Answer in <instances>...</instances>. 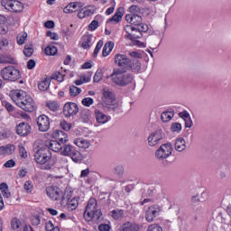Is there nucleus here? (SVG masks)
<instances>
[{
	"label": "nucleus",
	"instance_id": "nucleus-7",
	"mask_svg": "<svg viewBox=\"0 0 231 231\" xmlns=\"http://www.w3.org/2000/svg\"><path fill=\"white\" fill-rule=\"evenodd\" d=\"M1 5L5 10L14 14H21L24 10V5L17 0H2Z\"/></svg>",
	"mask_w": 231,
	"mask_h": 231
},
{
	"label": "nucleus",
	"instance_id": "nucleus-50",
	"mask_svg": "<svg viewBox=\"0 0 231 231\" xmlns=\"http://www.w3.org/2000/svg\"><path fill=\"white\" fill-rule=\"evenodd\" d=\"M129 11L131 13V15H138V14L142 12L138 5H131L129 7Z\"/></svg>",
	"mask_w": 231,
	"mask_h": 231
},
{
	"label": "nucleus",
	"instance_id": "nucleus-46",
	"mask_svg": "<svg viewBox=\"0 0 231 231\" xmlns=\"http://www.w3.org/2000/svg\"><path fill=\"white\" fill-rule=\"evenodd\" d=\"M25 57H31L33 55V45H25L23 50Z\"/></svg>",
	"mask_w": 231,
	"mask_h": 231
},
{
	"label": "nucleus",
	"instance_id": "nucleus-31",
	"mask_svg": "<svg viewBox=\"0 0 231 231\" xmlns=\"http://www.w3.org/2000/svg\"><path fill=\"white\" fill-rule=\"evenodd\" d=\"M0 64H14V58L8 54H0Z\"/></svg>",
	"mask_w": 231,
	"mask_h": 231
},
{
	"label": "nucleus",
	"instance_id": "nucleus-45",
	"mask_svg": "<svg viewBox=\"0 0 231 231\" xmlns=\"http://www.w3.org/2000/svg\"><path fill=\"white\" fill-rule=\"evenodd\" d=\"M80 93H82V89H80V88H78L76 86H71L69 88L70 97H78V95H80Z\"/></svg>",
	"mask_w": 231,
	"mask_h": 231
},
{
	"label": "nucleus",
	"instance_id": "nucleus-57",
	"mask_svg": "<svg viewBox=\"0 0 231 231\" xmlns=\"http://www.w3.org/2000/svg\"><path fill=\"white\" fill-rule=\"evenodd\" d=\"M47 37H51L52 41H59V34L51 31L47 32Z\"/></svg>",
	"mask_w": 231,
	"mask_h": 231
},
{
	"label": "nucleus",
	"instance_id": "nucleus-55",
	"mask_svg": "<svg viewBox=\"0 0 231 231\" xmlns=\"http://www.w3.org/2000/svg\"><path fill=\"white\" fill-rule=\"evenodd\" d=\"M102 46H104V42L100 40L99 42H97V46L94 50V57H97V55H98V51H100Z\"/></svg>",
	"mask_w": 231,
	"mask_h": 231
},
{
	"label": "nucleus",
	"instance_id": "nucleus-48",
	"mask_svg": "<svg viewBox=\"0 0 231 231\" xmlns=\"http://www.w3.org/2000/svg\"><path fill=\"white\" fill-rule=\"evenodd\" d=\"M104 77V73L102 72V69H98L94 75V82H100Z\"/></svg>",
	"mask_w": 231,
	"mask_h": 231
},
{
	"label": "nucleus",
	"instance_id": "nucleus-20",
	"mask_svg": "<svg viewBox=\"0 0 231 231\" xmlns=\"http://www.w3.org/2000/svg\"><path fill=\"white\" fill-rule=\"evenodd\" d=\"M46 146L54 152H61L64 144L60 143L59 141H49L47 142Z\"/></svg>",
	"mask_w": 231,
	"mask_h": 231
},
{
	"label": "nucleus",
	"instance_id": "nucleus-29",
	"mask_svg": "<svg viewBox=\"0 0 231 231\" xmlns=\"http://www.w3.org/2000/svg\"><path fill=\"white\" fill-rule=\"evenodd\" d=\"M80 120L83 121L84 124H89L91 122V111L83 110L81 112Z\"/></svg>",
	"mask_w": 231,
	"mask_h": 231
},
{
	"label": "nucleus",
	"instance_id": "nucleus-41",
	"mask_svg": "<svg viewBox=\"0 0 231 231\" xmlns=\"http://www.w3.org/2000/svg\"><path fill=\"white\" fill-rule=\"evenodd\" d=\"M124 166L123 165H116L114 168V174H116V176H117V178H122L124 176Z\"/></svg>",
	"mask_w": 231,
	"mask_h": 231
},
{
	"label": "nucleus",
	"instance_id": "nucleus-34",
	"mask_svg": "<svg viewBox=\"0 0 231 231\" xmlns=\"http://www.w3.org/2000/svg\"><path fill=\"white\" fill-rule=\"evenodd\" d=\"M78 5L75 2L69 4L64 9V14H73V12H77Z\"/></svg>",
	"mask_w": 231,
	"mask_h": 231
},
{
	"label": "nucleus",
	"instance_id": "nucleus-62",
	"mask_svg": "<svg viewBox=\"0 0 231 231\" xmlns=\"http://www.w3.org/2000/svg\"><path fill=\"white\" fill-rule=\"evenodd\" d=\"M98 230L99 231H110L111 230V226L107 224H100L98 226Z\"/></svg>",
	"mask_w": 231,
	"mask_h": 231
},
{
	"label": "nucleus",
	"instance_id": "nucleus-18",
	"mask_svg": "<svg viewBox=\"0 0 231 231\" xmlns=\"http://www.w3.org/2000/svg\"><path fill=\"white\" fill-rule=\"evenodd\" d=\"M125 21L134 26H140L143 23L142 16L138 14H126Z\"/></svg>",
	"mask_w": 231,
	"mask_h": 231
},
{
	"label": "nucleus",
	"instance_id": "nucleus-51",
	"mask_svg": "<svg viewBox=\"0 0 231 231\" xmlns=\"http://www.w3.org/2000/svg\"><path fill=\"white\" fill-rule=\"evenodd\" d=\"M171 133H180L181 131V124L180 123H173L171 126Z\"/></svg>",
	"mask_w": 231,
	"mask_h": 231
},
{
	"label": "nucleus",
	"instance_id": "nucleus-40",
	"mask_svg": "<svg viewBox=\"0 0 231 231\" xmlns=\"http://www.w3.org/2000/svg\"><path fill=\"white\" fill-rule=\"evenodd\" d=\"M21 220L13 218L11 221V227L14 231H21Z\"/></svg>",
	"mask_w": 231,
	"mask_h": 231
},
{
	"label": "nucleus",
	"instance_id": "nucleus-6",
	"mask_svg": "<svg viewBox=\"0 0 231 231\" xmlns=\"http://www.w3.org/2000/svg\"><path fill=\"white\" fill-rule=\"evenodd\" d=\"M1 78L6 82H16L21 79V71L15 67L9 65L0 71Z\"/></svg>",
	"mask_w": 231,
	"mask_h": 231
},
{
	"label": "nucleus",
	"instance_id": "nucleus-27",
	"mask_svg": "<svg viewBox=\"0 0 231 231\" xmlns=\"http://www.w3.org/2000/svg\"><path fill=\"white\" fill-rule=\"evenodd\" d=\"M113 48H115V43L113 42H106L102 51L103 57H107L113 51Z\"/></svg>",
	"mask_w": 231,
	"mask_h": 231
},
{
	"label": "nucleus",
	"instance_id": "nucleus-10",
	"mask_svg": "<svg viewBox=\"0 0 231 231\" xmlns=\"http://www.w3.org/2000/svg\"><path fill=\"white\" fill-rule=\"evenodd\" d=\"M125 31L126 32L125 39L130 41H134L136 39H142V32L138 27L133 25H125Z\"/></svg>",
	"mask_w": 231,
	"mask_h": 231
},
{
	"label": "nucleus",
	"instance_id": "nucleus-19",
	"mask_svg": "<svg viewBox=\"0 0 231 231\" xmlns=\"http://www.w3.org/2000/svg\"><path fill=\"white\" fill-rule=\"evenodd\" d=\"M81 48L84 50H89L91 46H93V35L91 34H85L81 38Z\"/></svg>",
	"mask_w": 231,
	"mask_h": 231
},
{
	"label": "nucleus",
	"instance_id": "nucleus-23",
	"mask_svg": "<svg viewBox=\"0 0 231 231\" xmlns=\"http://www.w3.org/2000/svg\"><path fill=\"white\" fill-rule=\"evenodd\" d=\"M74 144L80 149H89L91 147V141L84 138H77L74 140Z\"/></svg>",
	"mask_w": 231,
	"mask_h": 231
},
{
	"label": "nucleus",
	"instance_id": "nucleus-63",
	"mask_svg": "<svg viewBox=\"0 0 231 231\" xmlns=\"http://www.w3.org/2000/svg\"><path fill=\"white\" fill-rule=\"evenodd\" d=\"M31 221L34 226H37L41 225V217H32L31 218Z\"/></svg>",
	"mask_w": 231,
	"mask_h": 231
},
{
	"label": "nucleus",
	"instance_id": "nucleus-25",
	"mask_svg": "<svg viewBox=\"0 0 231 231\" xmlns=\"http://www.w3.org/2000/svg\"><path fill=\"white\" fill-rule=\"evenodd\" d=\"M15 152V145L6 144L5 146H0V154L2 155H10Z\"/></svg>",
	"mask_w": 231,
	"mask_h": 231
},
{
	"label": "nucleus",
	"instance_id": "nucleus-36",
	"mask_svg": "<svg viewBox=\"0 0 231 231\" xmlns=\"http://www.w3.org/2000/svg\"><path fill=\"white\" fill-rule=\"evenodd\" d=\"M49 88H50L49 79H43L38 84V89H40V91H48Z\"/></svg>",
	"mask_w": 231,
	"mask_h": 231
},
{
	"label": "nucleus",
	"instance_id": "nucleus-15",
	"mask_svg": "<svg viewBox=\"0 0 231 231\" xmlns=\"http://www.w3.org/2000/svg\"><path fill=\"white\" fill-rule=\"evenodd\" d=\"M37 125L39 127V131L42 133H46V131H49L50 129V117L42 115L37 118Z\"/></svg>",
	"mask_w": 231,
	"mask_h": 231
},
{
	"label": "nucleus",
	"instance_id": "nucleus-32",
	"mask_svg": "<svg viewBox=\"0 0 231 231\" xmlns=\"http://www.w3.org/2000/svg\"><path fill=\"white\" fill-rule=\"evenodd\" d=\"M75 147H73L71 144H63V148L61 150V154L63 156H70L73 152Z\"/></svg>",
	"mask_w": 231,
	"mask_h": 231
},
{
	"label": "nucleus",
	"instance_id": "nucleus-28",
	"mask_svg": "<svg viewBox=\"0 0 231 231\" xmlns=\"http://www.w3.org/2000/svg\"><path fill=\"white\" fill-rule=\"evenodd\" d=\"M124 15V8L120 7L117 9L116 14L113 15L112 18L109 19L110 22H115V23H120L122 21V17Z\"/></svg>",
	"mask_w": 231,
	"mask_h": 231
},
{
	"label": "nucleus",
	"instance_id": "nucleus-3",
	"mask_svg": "<svg viewBox=\"0 0 231 231\" xmlns=\"http://www.w3.org/2000/svg\"><path fill=\"white\" fill-rule=\"evenodd\" d=\"M101 106L104 111L107 113H115L120 111V104L116 102V97L113 91L108 89H104L101 97Z\"/></svg>",
	"mask_w": 231,
	"mask_h": 231
},
{
	"label": "nucleus",
	"instance_id": "nucleus-64",
	"mask_svg": "<svg viewBox=\"0 0 231 231\" xmlns=\"http://www.w3.org/2000/svg\"><path fill=\"white\" fill-rule=\"evenodd\" d=\"M55 226H53V222L48 221L45 225V230L46 231H52Z\"/></svg>",
	"mask_w": 231,
	"mask_h": 231
},
{
	"label": "nucleus",
	"instance_id": "nucleus-58",
	"mask_svg": "<svg viewBox=\"0 0 231 231\" xmlns=\"http://www.w3.org/2000/svg\"><path fill=\"white\" fill-rule=\"evenodd\" d=\"M8 33V26L0 23V35H6Z\"/></svg>",
	"mask_w": 231,
	"mask_h": 231
},
{
	"label": "nucleus",
	"instance_id": "nucleus-43",
	"mask_svg": "<svg viewBox=\"0 0 231 231\" xmlns=\"http://www.w3.org/2000/svg\"><path fill=\"white\" fill-rule=\"evenodd\" d=\"M26 39H28V33L21 32L17 35L16 41L18 44L23 45L26 42Z\"/></svg>",
	"mask_w": 231,
	"mask_h": 231
},
{
	"label": "nucleus",
	"instance_id": "nucleus-54",
	"mask_svg": "<svg viewBox=\"0 0 231 231\" xmlns=\"http://www.w3.org/2000/svg\"><path fill=\"white\" fill-rule=\"evenodd\" d=\"M61 129H63V131H69L71 129V124L66 122V121H61L60 124Z\"/></svg>",
	"mask_w": 231,
	"mask_h": 231
},
{
	"label": "nucleus",
	"instance_id": "nucleus-22",
	"mask_svg": "<svg viewBox=\"0 0 231 231\" xmlns=\"http://www.w3.org/2000/svg\"><path fill=\"white\" fill-rule=\"evenodd\" d=\"M54 138L62 145L68 142V134L61 130H56L54 132Z\"/></svg>",
	"mask_w": 231,
	"mask_h": 231
},
{
	"label": "nucleus",
	"instance_id": "nucleus-11",
	"mask_svg": "<svg viewBox=\"0 0 231 231\" xmlns=\"http://www.w3.org/2000/svg\"><path fill=\"white\" fill-rule=\"evenodd\" d=\"M160 212H162V208L158 205H153L148 208L145 214V219L148 223H152L154 221V217L160 216Z\"/></svg>",
	"mask_w": 231,
	"mask_h": 231
},
{
	"label": "nucleus",
	"instance_id": "nucleus-26",
	"mask_svg": "<svg viewBox=\"0 0 231 231\" xmlns=\"http://www.w3.org/2000/svg\"><path fill=\"white\" fill-rule=\"evenodd\" d=\"M127 69H132L134 73H138L142 69V63L138 60H134L133 62L130 61Z\"/></svg>",
	"mask_w": 231,
	"mask_h": 231
},
{
	"label": "nucleus",
	"instance_id": "nucleus-24",
	"mask_svg": "<svg viewBox=\"0 0 231 231\" xmlns=\"http://www.w3.org/2000/svg\"><path fill=\"white\" fill-rule=\"evenodd\" d=\"M175 151H178V152H183L187 149V141L183 139L182 137H180L176 139L175 141Z\"/></svg>",
	"mask_w": 231,
	"mask_h": 231
},
{
	"label": "nucleus",
	"instance_id": "nucleus-60",
	"mask_svg": "<svg viewBox=\"0 0 231 231\" xmlns=\"http://www.w3.org/2000/svg\"><path fill=\"white\" fill-rule=\"evenodd\" d=\"M137 28L139 29L140 32H143L145 33L146 32L149 31V26H147V24H144L142 23V24L137 25Z\"/></svg>",
	"mask_w": 231,
	"mask_h": 231
},
{
	"label": "nucleus",
	"instance_id": "nucleus-16",
	"mask_svg": "<svg viewBox=\"0 0 231 231\" xmlns=\"http://www.w3.org/2000/svg\"><path fill=\"white\" fill-rule=\"evenodd\" d=\"M16 133L20 136H28L32 133L30 124L22 122L16 126Z\"/></svg>",
	"mask_w": 231,
	"mask_h": 231
},
{
	"label": "nucleus",
	"instance_id": "nucleus-13",
	"mask_svg": "<svg viewBox=\"0 0 231 231\" xmlns=\"http://www.w3.org/2000/svg\"><path fill=\"white\" fill-rule=\"evenodd\" d=\"M163 140V134L162 131L152 132L147 138L148 145L150 147H155L160 142Z\"/></svg>",
	"mask_w": 231,
	"mask_h": 231
},
{
	"label": "nucleus",
	"instance_id": "nucleus-49",
	"mask_svg": "<svg viewBox=\"0 0 231 231\" xmlns=\"http://www.w3.org/2000/svg\"><path fill=\"white\" fill-rule=\"evenodd\" d=\"M46 55H57V47L55 46H47L45 48Z\"/></svg>",
	"mask_w": 231,
	"mask_h": 231
},
{
	"label": "nucleus",
	"instance_id": "nucleus-9",
	"mask_svg": "<svg viewBox=\"0 0 231 231\" xmlns=\"http://www.w3.org/2000/svg\"><path fill=\"white\" fill-rule=\"evenodd\" d=\"M46 194L52 201H60V199H64V193L56 186L47 187Z\"/></svg>",
	"mask_w": 231,
	"mask_h": 231
},
{
	"label": "nucleus",
	"instance_id": "nucleus-5",
	"mask_svg": "<svg viewBox=\"0 0 231 231\" xmlns=\"http://www.w3.org/2000/svg\"><path fill=\"white\" fill-rule=\"evenodd\" d=\"M100 217H102V210L98 207V201L95 198L89 199L84 212V218L86 221H92V219L98 221Z\"/></svg>",
	"mask_w": 231,
	"mask_h": 231
},
{
	"label": "nucleus",
	"instance_id": "nucleus-38",
	"mask_svg": "<svg viewBox=\"0 0 231 231\" xmlns=\"http://www.w3.org/2000/svg\"><path fill=\"white\" fill-rule=\"evenodd\" d=\"M0 190L4 198H10L11 194H10V191L8 190V184H6L5 182H2L0 184Z\"/></svg>",
	"mask_w": 231,
	"mask_h": 231
},
{
	"label": "nucleus",
	"instance_id": "nucleus-61",
	"mask_svg": "<svg viewBox=\"0 0 231 231\" xmlns=\"http://www.w3.org/2000/svg\"><path fill=\"white\" fill-rule=\"evenodd\" d=\"M33 189V185H32V182H30L29 180L25 181L24 183V190H26V192H32Z\"/></svg>",
	"mask_w": 231,
	"mask_h": 231
},
{
	"label": "nucleus",
	"instance_id": "nucleus-12",
	"mask_svg": "<svg viewBox=\"0 0 231 231\" xmlns=\"http://www.w3.org/2000/svg\"><path fill=\"white\" fill-rule=\"evenodd\" d=\"M79 113V106L76 103H66L63 106V115L66 118L75 116Z\"/></svg>",
	"mask_w": 231,
	"mask_h": 231
},
{
	"label": "nucleus",
	"instance_id": "nucleus-39",
	"mask_svg": "<svg viewBox=\"0 0 231 231\" xmlns=\"http://www.w3.org/2000/svg\"><path fill=\"white\" fill-rule=\"evenodd\" d=\"M89 15H93L91 9L84 8L80 12L78 13L79 19H84L85 17H89Z\"/></svg>",
	"mask_w": 231,
	"mask_h": 231
},
{
	"label": "nucleus",
	"instance_id": "nucleus-21",
	"mask_svg": "<svg viewBox=\"0 0 231 231\" xmlns=\"http://www.w3.org/2000/svg\"><path fill=\"white\" fill-rule=\"evenodd\" d=\"M96 120L97 124H107L111 120L110 116H107L106 114L102 113L100 110H95Z\"/></svg>",
	"mask_w": 231,
	"mask_h": 231
},
{
	"label": "nucleus",
	"instance_id": "nucleus-8",
	"mask_svg": "<svg viewBox=\"0 0 231 231\" xmlns=\"http://www.w3.org/2000/svg\"><path fill=\"white\" fill-rule=\"evenodd\" d=\"M172 144L171 143H164L155 152V158L157 160H167L172 154Z\"/></svg>",
	"mask_w": 231,
	"mask_h": 231
},
{
	"label": "nucleus",
	"instance_id": "nucleus-30",
	"mask_svg": "<svg viewBox=\"0 0 231 231\" xmlns=\"http://www.w3.org/2000/svg\"><path fill=\"white\" fill-rule=\"evenodd\" d=\"M173 117H174L173 111H165L161 115V120H162V122L164 123L171 122V120H172Z\"/></svg>",
	"mask_w": 231,
	"mask_h": 231
},
{
	"label": "nucleus",
	"instance_id": "nucleus-14",
	"mask_svg": "<svg viewBox=\"0 0 231 231\" xmlns=\"http://www.w3.org/2000/svg\"><path fill=\"white\" fill-rule=\"evenodd\" d=\"M131 60L124 54H116L115 56V63L122 69H128Z\"/></svg>",
	"mask_w": 231,
	"mask_h": 231
},
{
	"label": "nucleus",
	"instance_id": "nucleus-59",
	"mask_svg": "<svg viewBox=\"0 0 231 231\" xmlns=\"http://www.w3.org/2000/svg\"><path fill=\"white\" fill-rule=\"evenodd\" d=\"M88 28L92 31L95 32L97 28H98V21L93 20L90 24L88 25Z\"/></svg>",
	"mask_w": 231,
	"mask_h": 231
},
{
	"label": "nucleus",
	"instance_id": "nucleus-52",
	"mask_svg": "<svg viewBox=\"0 0 231 231\" xmlns=\"http://www.w3.org/2000/svg\"><path fill=\"white\" fill-rule=\"evenodd\" d=\"M93 98L92 97H85L82 99V104L83 106H86V107H89L91 106H93Z\"/></svg>",
	"mask_w": 231,
	"mask_h": 231
},
{
	"label": "nucleus",
	"instance_id": "nucleus-37",
	"mask_svg": "<svg viewBox=\"0 0 231 231\" xmlns=\"http://www.w3.org/2000/svg\"><path fill=\"white\" fill-rule=\"evenodd\" d=\"M79 207V198H73L68 203V209L70 211L76 210Z\"/></svg>",
	"mask_w": 231,
	"mask_h": 231
},
{
	"label": "nucleus",
	"instance_id": "nucleus-47",
	"mask_svg": "<svg viewBox=\"0 0 231 231\" xmlns=\"http://www.w3.org/2000/svg\"><path fill=\"white\" fill-rule=\"evenodd\" d=\"M19 148V153L21 158L26 159L28 158V152H26V148H24V145H23V143H20L18 145Z\"/></svg>",
	"mask_w": 231,
	"mask_h": 231
},
{
	"label": "nucleus",
	"instance_id": "nucleus-56",
	"mask_svg": "<svg viewBox=\"0 0 231 231\" xmlns=\"http://www.w3.org/2000/svg\"><path fill=\"white\" fill-rule=\"evenodd\" d=\"M184 123H185V127L188 129H190V127H192V125H194V123L192 122V118L190 117V116L184 119Z\"/></svg>",
	"mask_w": 231,
	"mask_h": 231
},
{
	"label": "nucleus",
	"instance_id": "nucleus-44",
	"mask_svg": "<svg viewBox=\"0 0 231 231\" xmlns=\"http://www.w3.org/2000/svg\"><path fill=\"white\" fill-rule=\"evenodd\" d=\"M65 75L60 73V71H56L51 75L52 80H57L58 82H64Z\"/></svg>",
	"mask_w": 231,
	"mask_h": 231
},
{
	"label": "nucleus",
	"instance_id": "nucleus-4",
	"mask_svg": "<svg viewBox=\"0 0 231 231\" xmlns=\"http://www.w3.org/2000/svg\"><path fill=\"white\" fill-rule=\"evenodd\" d=\"M110 79L113 84H116V86H118L119 88L129 86L134 79L133 74L120 69H114L113 73L110 75Z\"/></svg>",
	"mask_w": 231,
	"mask_h": 231
},
{
	"label": "nucleus",
	"instance_id": "nucleus-2",
	"mask_svg": "<svg viewBox=\"0 0 231 231\" xmlns=\"http://www.w3.org/2000/svg\"><path fill=\"white\" fill-rule=\"evenodd\" d=\"M34 162L41 165L42 171H50L55 165V160L46 147L34 148Z\"/></svg>",
	"mask_w": 231,
	"mask_h": 231
},
{
	"label": "nucleus",
	"instance_id": "nucleus-17",
	"mask_svg": "<svg viewBox=\"0 0 231 231\" xmlns=\"http://www.w3.org/2000/svg\"><path fill=\"white\" fill-rule=\"evenodd\" d=\"M117 231H140V224L127 221L121 225Z\"/></svg>",
	"mask_w": 231,
	"mask_h": 231
},
{
	"label": "nucleus",
	"instance_id": "nucleus-35",
	"mask_svg": "<svg viewBox=\"0 0 231 231\" xmlns=\"http://www.w3.org/2000/svg\"><path fill=\"white\" fill-rule=\"evenodd\" d=\"M110 216L113 219H122L124 217V209H114L110 212Z\"/></svg>",
	"mask_w": 231,
	"mask_h": 231
},
{
	"label": "nucleus",
	"instance_id": "nucleus-42",
	"mask_svg": "<svg viewBox=\"0 0 231 231\" xmlns=\"http://www.w3.org/2000/svg\"><path fill=\"white\" fill-rule=\"evenodd\" d=\"M47 107L50 111L55 112L59 111V107H60V106L56 101H49L47 102Z\"/></svg>",
	"mask_w": 231,
	"mask_h": 231
},
{
	"label": "nucleus",
	"instance_id": "nucleus-53",
	"mask_svg": "<svg viewBox=\"0 0 231 231\" xmlns=\"http://www.w3.org/2000/svg\"><path fill=\"white\" fill-rule=\"evenodd\" d=\"M147 231H163V229L158 224H152L148 226Z\"/></svg>",
	"mask_w": 231,
	"mask_h": 231
},
{
	"label": "nucleus",
	"instance_id": "nucleus-1",
	"mask_svg": "<svg viewBox=\"0 0 231 231\" xmlns=\"http://www.w3.org/2000/svg\"><path fill=\"white\" fill-rule=\"evenodd\" d=\"M10 97L12 100L23 111L27 113H33L36 109L35 101L33 97L26 94L23 90H12L10 92Z\"/></svg>",
	"mask_w": 231,
	"mask_h": 231
},
{
	"label": "nucleus",
	"instance_id": "nucleus-33",
	"mask_svg": "<svg viewBox=\"0 0 231 231\" xmlns=\"http://www.w3.org/2000/svg\"><path fill=\"white\" fill-rule=\"evenodd\" d=\"M69 158H71V160L74 161L75 163H79V162L82 160V153H80L79 150L74 148V151H72V152L70 153Z\"/></svg>",
	"mask_w": 231,
	"mask_h": 231
}]
</instances>
